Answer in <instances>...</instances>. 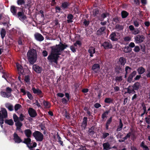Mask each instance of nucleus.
Masks as SVG:
<instances>
[{"mask_svg":"<svg viewBox=\"0 0 150 150\" xmlns=\"http://www.w3.org/2000/svg\"><path fill=\"white\" fill-rule=\"evenodd\" d=\"M5 106L10 111H13L14 110L13 105L9 103H6L5 104Z\"/></svg>","mask_w":150,"mask_h":150,"instance_id":"29","label":"nucleus"},{"mask_svg":"<svg viewBox=\"0 0 150 150\" xmlns=\"http://www.w3.org/2000/svg\"><path fill=\"white\" fill-rule=\"evenodd\" d=\"M22 106L21 105L19 104H16L14 106V109L15 111H17Z\"/></svg>","mask_w":150,"mask_h":150,"instance_id":"52","label":"nucleus"},{"mask_svg":"<svg viewBox=\"0 0 150 150\" xmlns=\"http://www.w3.org/2000/svg\"><path fill=\"white\" fill-rule=\"evenodd\" d=\"M113 99L110 98H106L104 100V102L105 103L110 104L113 103Z\"/></svg>","mask_w":150,"mask_h":150,"instance_id":"36","label":"nucleus"},{"mask_svg":"<svg viewBox=\"0 0 150 150\" xmlns=\"http://www.w3.org/2000/svg\"><path fill=\"white\" fill-rule=\"evenodd\" d=\"M110 112V110L106 111L102 115V119L103 120L105 118L107 117V115Z\"/></svg>","mask_w":150,"mask_h":150,"instance_id":"44","label":"nucleus"},{"mask_svg":"<svg viewBox=\"0 0 150 150\" xmlns=\"http://www.w3.org/2000/svg\"><path fill=\"white\" fill-rule=\"evenodd\" d=\"M131 87V86H129L128 87L125 88V89L127 90V91L125 92V94L127 93L129 94L131 93L134 94L136 93L135 90L133 88H132Z\"/></svg>","mask_w":150,"mask_h":150,"instance_id":"19","label":"nucleus"},{"mask_svg":"<svg viewBox=\"0 0 150 150\" xmlns=\"http://www.w3.org/2000/svg\"><path fill=\"white\" fill-rule=\"evenodd\" d=\"M109 135V134L107 132H104L102 133L101 137L103 139H105Z\"/></svg>","mask_w":150,"mask_h":150,"instance_id":"53","label":"nucleus"},{"mask_svg":"<svg viewBox=\"0 0 150 150\" xmlns=\"http://www.w3.org/2000/svg\"><path fill=\"white\" fill-rule=\"evenodd\" d=\"M109 15V13L107 12H105L102 13L100 16L98 17V18L100 21H103L104 19Z\"/></svg>","mask_w":150,"mask_h":150,"instance_id":"17","label":"nucleus"},{"mask_svg":"<svg viewBox=\"0 0 150 150\" xmlns=\"http://www.w3.org/2000/svg\"><path fill=\"white\" fill-rule=\"evenodd\" d=\"M33 69L38 73H40L42 71V68L36 64L33 65Z\"/></svg>","mask_w":150,"mask_h":150,"instance_id":"16","label":"nucleus"},{"mask_svg":"<svg viewBox=\"0 0 150 150\" xmlns=\"http://www.w3.org/2000/svg\"><path fill=\"white\" fill-rule=\"evenodd\" d=\"M123 126V124L122 123L121 119H120L119 120V125L117 126L116 129L117 132L120 131L122 129Z\"/></svg>","mask_w":150,"mask_h":150,"instance_id":"31","label":"nucleus"},{"mask_svg":"<svg viewBox=\"0 0 150 150\" xmlns=\"http://www.w3.org/2000/svg\"><path fill=\"white\" fill-rule=\"evenodd\" d=\"M134 48L133 49V51L136 52H139L140 50V48L138 46H135L134 47Z\"/></svg>","mask_w":150,"mask_h":150,"instance_id":"60","label":"nucleus"},{"mask_svg":"<svg viewBox=\"0 0 150 150\" xmlns=\"http://www.w3.org/2000/svg\"><path fill=\"white\" fill-rule=\"evenodd\" d=\"M122 76H116L115 77V80L116 81L120 82L122 80Z\"/></svg>","mask_w":150,"mask_h":150,"instance_id":"61","label":"nucleus"},{"mask_svg":"<svg viewBox=\"0 0 150 150\" xmlns=\"http://www.w3.org/2000/svg\"><path fill=\"white\" fill-rule=\"evenodd\" d=\"M42 103L45 108H49L50 107V104L49 102L44 100L43 101Z\"/></svg>","mask_w":150,"mask_h":150,"instance_id":"35","label":"nucleus"},{"mask_svg":"<svg viewBox=\"0 0 150 150\" xmlns=\"http://www.w3.org/2000/svg\"><path fill=\"white\" fill-rule=\"evenodd\" d=\"M126 62V59L123 57H121L119 59L118 63L122 66H124Z\"/></svg>","mask_w":150,"mask_h":150,"instance_id":"23","label":"nucleus"},{"mask_svg":"<svg viewBox=\"0 0 150 150\" xmlns=\"http://www.w3.org/2000/svg\"><path fill=\"white\" fill-rule=\"evenodd\" d=\"M68 47V45L64 43L63 44L60 42L59 44L50 47L51 49V52L47 59L50 61L54 62L56 64H57V61L60 55L59 52Z\"/></svg>","mask_w":150,"mask_h":150,"instance_id":"1","label":"nucleus"},{"mask_svg":"<svg viewBox=\"0 0 150 150\" xmlns=\"http://www.w3.org/2000/svg\"><path fill=\"white\" fill-rule=\"evenodd\" d=\"M137 71L138 72V74H143L145 71V70L144 68L142 67H141L138 68L137 69Z\"/></svg>","mask_w":150,"mask_h":150,"instance_id":"40","label":"nucleus"},{"mask_svg":"<svg viewBox=\"0 0 150 150\" xmlns=\"http://www.w3.org/2000/svg\"><path fill=\"white\" fill-rule=\"evenodd\" d=\"M103 149L105 150H109L111 148L110 145L108 142L103 143Z\"/></svg>","mask_w":150,"mask_h":150,"instance_id":"25","label":"nucleus"},{"mask_svg":"<svg viewBox=\"0 0 150 150\" xmlns=\"http://www.w3.org/2000/svg\"><path fill=\"white\" fill-rule=\"evenodd\" d=\"M57 138L58 139V142H59L61 145L63 146V142L61 140V138L59 135L58 134V133H57Z\"/></svg>","mask_w":150,"mask_h":150,"instance_id":"57","label":"nucleus"},{"mask_svg":"<svg viewBox=\"0 0 150 150\" xmlns=\"http://www.w3.org/2000/svg\"><path fill=\"white\" fill-rule=\"evenodd\" d=\"M145 38L143 35H138L135 38V40L137 43H140L144 41Z\"/></svg>","mask_w":150,"mask_h":150,"instance_id":"10","label":"nucleus"},{"mask_svg":"<svg viewBox=\"0 0 150 150\" xmlns=\"http://www.w3.org/2000/svg\"><path fill=\"white\" fill-rule=\"evenodd\" d=\"M92 69L94 73H97L100 69V65L98 64H95L93 65Z\"/></svg>","mask_w":150,"mask_h":150,"instance_id":"15","label":"nucleus"},{"mask_svg":"<svg viewBox=\"0 0 150 150\" xmlns=\"http://www.w3.org/2000/svg\"><path fill=\"white\" fill-rule=\"evenodd\" d=\"M34 37L35 39L37 41L39 42L42 41L44 40V38L42 35L38 33H37L34 34Z\"/></svg>","mask_w":150,"mask_h":150,"instance_id":"11","label":"nucleus"},{"mask_svg":"<svg viewBox=\"0 0 150 150\" xmlns=\"http://www.w3.org/2000/svg\"><path fill=\"white\" fill-rule=\"evenodd\" d=\"M101 46L105 50L111 49L112 48V45L109 40L104 42L101 45Z\"/></svg>","mask_w":150,"mask_h":150,"instance_id":"6","label":"nucleus"},{"mask_svg":"<svg viewBox=\"0 0 150 150\" xmlns=\"http://www.w3.org/2000/svg\"><path fill=\"white\" fill-rule=\"evenodd\" d=\"M77 45H79V47H81L82 45V43L79 40H77L75 43L74 44V45L75 47H77Z\"/></svg>","mask_w":150,"mask_h":150,"instance_id":"48","label":"nucleus"},{"mask_svg":"<svg viewBox=\"0 0 150 150\" xmlns=\"http://www.w3.org/2000/svg\"><path fill=\"white\" fill-rule=\"evenodd\" d=\"M18 7H15L14 6H11V12L12 13L13 15L16 16L17 14V8H19Z\"/></svg>","mask_w":150,"mask_h":150,"instance_id":"28","label":"nucleus"},{"mask_svg":"<svg viewBox=\"0 0 150 150\" xmlns=\"http://www.w3.org/2000/svg\"><path fill=\"white\" fill-rule=\"evenodd\" d=\"M31 139L30 138H25L24 141L22 142L23 143L26 144L27 146L29 148L30 145L31 144Z\"/></svg>","mask_w":150,"mask_h":150,"instance_id":"24","label":"nucleus"},{"mask_svg":"<svg viewBox=\"0 0 150 150\" xmlns=\"http://www.w3.org/2000/svg\"><path fill=\"white\" fill-rule=\"evenodd\" d=\"M0 34L2 39H4L6 34V30L4 28H2L0 31Z\"/></svg>","mask_w":150,"mask_h":150,"instance_id":"38","label":"nucleus"},{"mask_svg":"<svg viewBox=\"0 0 150 150\" xmlns=\"http://www.w3.org/2000/svg\"><path fill=\"white\" fill-rule=\"evenodd\" d=\"M88 52L90 57H92L93 56V54L96 53V49L94 47L91 46L89 48Z\"/></svg>","mask_w":150,"mask_h":150,"instance_id":"13","label":"nucleus"},{"mask_svg":"<svg viewBox=\"0 0 150 150\" xmlns=\"http://www.w3.org/2000/svg\"><path fill=\"white\" fill-rule=\"evenodd\" d=\"M25 1L24 0H18L17 3L18 5H22L25 3Z\"/></svg>","mask_w":150,"mask_h":150,"instance_id":"58","label":"nucleus"},{"mask_svg":"<svg viewBox=\"0 0 150 150\" xmlns=\"http://www.w3.org/2000/svg\"><path fill=\"white\" fill-rule=\"evenodd\" d=\"M116 35L115 32H112L110 35L109 38L112 41H117L118 40L116 38Z\"/></svg>","mask_w":150,"mask_h":150,"instance_id":"20","label":"nucleus"},{"mask_svg":"<svg viewBox=\"0 0 150 150\" xmlns=\"http://www.w3.org/2000/svg\"><path fill=\"white\" fill-rule=\"evenodd\" d=\"M8 117V113L6 109L4 108H1L0 110V124L2 128L3 127V124L4 123V119Z\"/></svg>","mask_w":150,"mask_h":150,"instance_id":"3","label":"nucleus"},{"mask_svg":"<svg viewBox=\"0 0 150 150\" xmlns=\"http://www.w3.org/2000/svg\"><path fill=\"white\" fill-rule=\"evenodd\" d=\"M99 10L98 8H95L93 11V14L94 17L96 16L99 13Z\"/></svg>","mask_w":150,"mask_h":150,"instance_id":"47","label":"nucleus"},{"mask_svg":"<svg viewBox=\"0 0 150 150\" xmlns=\"http://www.w3.org/2000/svg\"><path fill=\"white\" fill-rule=\"evenodd\" d=\"M16 66L19 74L24 75L25 73L23 67L19 63H17L16 64Z\"/></svg>","mask_w":150,"mask_h":150,"instance_id":"14","label":"nucleus"},{"mask_svg":"<svg viewBox=\"0 0 150 150\" xmlns=\"http://www.w3.org/2000/svg\"><path fill=\"white\" fill-rule=\"evenodd\" d=\"M105 27L103 26L101 27L96 32L97 35H102L103 33L105 30Z\"/></svg>","mask_w":150,"mask_h":150,"instance_id":"26","label":"nucleus"},{"mask_svg":"<svg viewBox=\"0 0 150 150\" xmlns=\"http://www.w3.org/2000/svg\"><path fill=\"white\" fill-rule=\"evenodd\" d=\"M74 18L73 15L71 13H69L67 15V22L68 23H71L73 22V20Z\"/></svg>","mask_w":150,"mask_h":150,"instance_id":"22","label":"nucleus"},{"mask_svg":"<svg viewBox=\"0 0 150 150\" xmlns=\"http://www.w3.org/2000/svg\"><path fill=\"white\" fill-rule=\"evenodd\" d=\"M112 21L116 23H119L120 21V18L117 16H116L113 18Z\"/></svg>","mask_w":150,"mask_h":150,"instance_id":"42","label":"nucleus"},{"mask_svg":"<svg viewBox=\"0 0 150 150\" xmlns=\"http://www.w3.org/2000/svg\"><path fill=\"white\" fill-rule=\"evenodd\" d=\"M90 22L89 20H87L86 19H84L83 22V25L86 27H87L90 23Z\"/></svg>","mask_w":150,"mask_h":150,"instance_id":"55","label":"nucleus"},{"mask_svg":"<svg viewBox=\"0 0 150 150\" xmlns=\"http://www.w3.org/2000/svg\"><path fill=\"white\" fill-rule=\"evenodd\" d=\"M24 132L26 137L28 138L31 137L32 133L30 129H26L25 130Z\"/></svg>","mask_w":150,"mask_h":150,"instance_id":"27","label":"nucleus"},{"mask_svg":"<svg viewBox=\"0 0 150 150\" xmlns=\"http://www.w3.org/2000/svg\"><path fill=\"white\" fill-rule=\"evenodd\" d=\"M145 120L146 122L148 124H150V115L145 118Z\"/></svg>","mask_w":150,"mask_h":150,"instance_id":"62","label":"nucleus"},{"mask_svg":"<svg viewBox=\"0 0 150 150\" xmlns=\"http://www.w3.org/2000/svg\"><path fill=\"white\" fill-rule=\"evenodd\" d=\"M16 16L20 20L22 21L25 20L27 18L26 15L24 14L23 10L21 11L18 12Z\"/></svg>","mask_w":150,"mask_h":150,"instance_id":"7","label":"nucleus"},{"mask_svg":"<svg viewBox=\"0 0 150 150\" xmlns=\"http://www.w3.org/2000/svg\"><path fill=\"white\" fill-rule=\"evenodd\" d=\"M140 84L139 82H135L132 86V87L135 89L136 91H138L139 89Z\"/></svg>","mask_w":150,"mask_h":150,"instance_id":"30","label":"nucleus"},{"mask_svg":"<svg viewBox=\"0 0 150 150\" xmlns=\"http://www.w3.org/2000/svg\"><path fill=\"white\" fill-rule=\"evenodd\" d=\"M13 140L15 142L17 143H20L22 142V140L21 138L18 135V134L15 132L13 135Z\"/></svg>","mask_w":150,"mask_h":150,"instance_id":"12","label":"nucleus"},{"mask_svg":"<svg viewBox=\"0 0 150 150\" xmlns=\"http://www.w3.org/2000/svg\"><path fill=\"white\" fill-rule=\"evenodd\" d=\"M87 122V117H84L83 119L81 126L84 129H85L86 127Z\"/></svg>","mask_w":150,"mask_h":150,"instance_id":"21","label":"nucleus"},{"mask_svg":"<svg viewBox=\"0 0 150 150\" xmlns=\"http://www.w3.org/2000/svg\"><path fill=\"white\" fill-rule=\"evenodd\" d=\"M2 20L3 22H9L10 18L8 16L4 15Z\"/></svg>","mask_w":150,"mask_h":150,"instance_id":"45","label":"nucleus"},{"mask_svg":"<svg viewBox=\"0 0 150 150\" xmlns=\"http://www.w3.org/2000/svg\"><path fill=\"white\" fill-rule=\"evenodd\" d=\"M30 79L29 75H27L25 76V81L27 83H28L30 81Z\"/></svg>","mask_w":150,"mask_h":150,"instance_id":"64","label":"nucleus"},{"mask_svg":"<svg viewBox=\"0 0 150 150\" xmlns=\"http://www.w3.org/2000/svg\"><path fill=\"white\" fill-rule=\"evenodd\" d=\"M140 146L143 149V150H149V149L148 146L145 145L144 141L142 142L140 144Z\"/></svg>","mask_w":150,"mask_h":150,"instance_id":"34","label":"nucleus"},{"mask_svg":"<svg viewBox=\"0 0 150 150\" xmlns=\"http://www.w3.org/2000/svg\"><path fill=\"white\" fill-rule=\"evenodd\" d=\"M5 123L11 126L13 125L14 124V122L13 120L11 119L9 120H5Z\"/></svg>","mask_w":150,"mask_h":150,"instance_id":"39","label":"nucleus"},{"mask_svg":"<svg viewBox=\"0 0 150 150\" xmlns=\"http://www.w3.org/2000/svg\"><path fill=\"white\" fill-rule=\"evenodd\" d=\"M71 3L67 1H65L62 3L61 7L63 10H65L70 6Z\"/></svg>","mask_w":150,"mask_h":150,"instance_id":"18","label":"nucleus"},{"mask_svg":"<svg viewBox=\"0 0 150 150\" xmlns=\"http://www.w3.org/2000/svg\"><path fill=\"white\" fill-rule=\"evenodd\" d=\"M27 56L30 63L33 64L37 59V55L36 50L33 49L29 50L27 53Z\"/></svg>","mask_w":150,"mask_h":150,"instance_id":"2","label":"nucleus"},{"mask_svg":"<svg viewBox=\"0 0 150 150\" xmlns=\"http://www.w3.org/2000/svg\"><path fill=\"white\" fill-rule=\"evenodd\" d=\"M27 94L28 97L30 100H32L33 99V96L29 92L27 91Z\"/></svg>","mask_w":150,"mask_h":150,"instance_id":"59","label":"nucleus"},{"mask_svg":"<svg viewBox=\"0 0 150 150\" xmlns=\"http://www.w3.org/2000/svg\"><path fill=\"white\" fill-rule=\"evenodd\" d=\"M13 119L14 120V121L15 122H17L18 121H19V118L17 116L16 114H14L13 115Z\"/></svg>","mask_w":150,"mask_h":150,"instance_id":"56","label":"nucleus"},{"mask_svg":"<svg viewBox=\"0 0 150 150\" xmlns=\"http://www.w3.org/2000/svg\"><path fill=\"white\" fill-rule=\"evenodd\" d=\"M132 135L133 137H134L133 134H132L131 132H129L124 137L122 138V139L126 140L128 138H129Z\"/></svg>","mask_w":150,"mask_h":150,"instance_id":"46","label":"nucleus"},{"mask_svg":"<svg viewBox=\"0 0 150 150\" xmlns=\"http://www.w3.org/2000/svg\"><path fill=\"white\" fill-rule=\"evenodd\" d=\"M95 127L93 126L91 127L88 131V133L89 135L93 136L95 133Z\"/></svg>","mask_w":150,"mask_h":150,"instance_id":"32","label":"nucleus"},{"mask_svg":"<svg viewBox=\"0 0 150 150\" xmlns=\"http://www.w3.org/2000/svg\"><path fill=\"white\" fill-rule=\"evenodd\" d=\"M39 126L40 127V128L41 130L42 131H44V134H45V129H46V127H45V125L44 124H40L39 125Z\"/></svg>","mask_w":150,"mask_h":150,"instance_id":"49","label":"nucleus"},{"mask_svg":"<svg viewBox=\"0 0 150 150\" xmlns=\"http://www.w3.org/2000/svg\"><path fill=\"white\" fill-rule=\"evenodd\" d=\"M116 72L117 74L120 73V71H121V68L120 66H117L115 68Z\"/></svg>","mask_w":150,"mask_h":150,"instance_id":"54","label":"nucleus"},{"mask_svg":"<svg viewBox=\"0 0 150 150\" xmlns=\"http://www.w3.org/2000/svg\"><path fill=\"white\" fill-rule=\"evenodd\" d=\"M133 78V77L132 76H131L129 74L127 79V81L130 83H131L132 82H134V81H132Z\"/></svg>","mask_w":150,"mask_h":150,"instance_id":"51","label":"nucleus"},{"mask_svg":"<svg viewBox=\"0 0 150 150\" xmlns=\"http://www.w3.org/2000/svg\"><path fill=\"white\" fill-rule=\"evenodd\" d=\"M15 125L16 126L17 129L19 130L21 129V127L23 125V124L20 122L18 121L15 123Z\"/></svg>","mask_w":150,"mask_h":150,"instance_id":"41","label":"nucleus"},{"mask_svg":"<svg viewBox=\"0 0 150 150\" xmlns=\"http://www.w3.org/2000/svg\"><path fill=\"white\" fill-rule=\"evenodd\" d=\"M32 90L34 93L36 94L40 98H42L44 96V94L42 91L38 88H36L35 87L32 88Z\"/></svg>","mask_w":150,"mask_h":150,"instance_id":"8","label":"nucleus"},{"mask_svg":"<svg viewBox=\"0 0 150 150\" xmlns=\"http://www.w3.org/2000/svg\"><path fill=\"white\" fill-rule=\"evenodd\" d=\"M33 4L32 3V1L31 0L29 1L25 5L26 7H27L29 9L32 6Z\"/></svg>","mask_w":150,"mask_h":150,"instance_id":"50","label":"nucleus"},{"mask_svg":"<svg viewBox=\"0 0 150 150\" xmlns=\"http://www.w3.org/2000/svg\"><path fill=\"white\" fill-rule=\"evenodd\" d=\"M121 15L122 18H126L129 15V13L126 11H123L121 12Z\"/></svg>","mask_w":150,"mask_h":150,"instance_id":"37","label":"nucleus"},{"mask_svg":"<svg viewBox=\"0 0 150 150\" xmlns=\"http://www.w3.org/2000/svg\"><path fill=\"white\" fill-rule=\"evenodd\" d=\"M33 136L37 141L41 142L44 139V135L40 132L35 131L33 133Z\"/></svg>","mask_w":150,"mask_h":150,"instance_id":"4","label":"nucleus"},{"mask_svg":"<svg viewBox=\"0 0 150 150\" xmlns=\"http://www.w3.org/2000/svg\"><path fill=\"white\" fill-rule=\"evenodd\" d=\"M6 92L8 94H11V93L12 91V89H11V88H10L9 87H7L6 88Z\"/></svg>","mask_w":150,"mask_h":150,"instance_id":"63","label":"nucleus"},{"mask_svg":"<svg viewBox=\"0 0 150 150\" xmlns=\"http://www.w3.org/2000/svg\"><path fill=\"white\" fill-rule=\"evenodd\" d=\"M135 47V44L133 42H131L128 46H125L122 48L123 51L125 53H129L132 51V48Z\"/></svg>","mask_w":150,"mask_h":150,"instance_id":"5","label":"nucleus"},{"mask_svg":"<svg viewBox=\"0 0 150 150\" xmlns=\"http://www.w3.org/2000/svg\"><path fill=\"white\" fill-rule=\"evenodd\" d=\"M28 113L31 117H35L37 115L36 110L32 108H30L28 110Z\"/></svg>","mask_w":150,"mask_h":150,"instance_id":"9","label":"nucleus"},{"mask_svg":"<svg viewBox=\"0 0 150 150\" xmlns=\"http://www.w3.org/2000/svg\"><path fill=\"white\" fill-rule=\"evenodd\" d=\"M124 28V26L119 24H116L115 26V29L118 31L123 30Z\"/></svg>","mask_w":150,"mask_h":150,"instance_id":"33","label":"nucleus"},{"mask_svg":"<svg viewBox=\"0 0 150 150\" xmlns=\"http://www.w3.org/2000/svg\"><path fill=\"white\" fill-rule=\"evenodd\" d=\"M1 94L2 96L5 98H8L10 97L11 96V94H8L6 92L2 91L1 92Z\"/></svg>","mask_w":150,"mask_h":150,"instance_id":"43","label":"nucleus"}]
</instances>
